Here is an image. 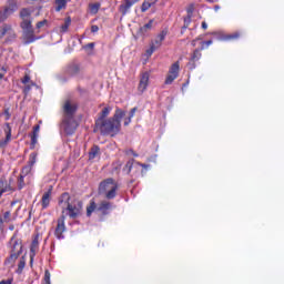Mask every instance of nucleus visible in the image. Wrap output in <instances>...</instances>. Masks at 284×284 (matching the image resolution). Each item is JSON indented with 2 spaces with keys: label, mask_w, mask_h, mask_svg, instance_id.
<instances>
[{
  "label": "nucleus",
  "mask_w": 284,
  "mask_h": 284,
  "mask_svg": "<svg viewBox=\"0 0 284 284\" xmlns=\"http://www.w3.org/2000/svg\"><path fill=\"white\" fill-rule=\"evenodd\" d=\"M3 21H7V19L3 16V12L0 10V23H3Z\"/></svg>",
  "instance_id": "de8ad7c7"
},
{
  "label": "nucleus",
  "mask_w": 284,
  "mask_h": 284,
  "mask_svg": "<svg viewBox=\"0 0 284 284\" xmlns=\"http://www.w3.org/2000/svg\"><path fill=\"white\" fill-rule=\"evenodd\" d=\"M24 268H26V255H23L18 263V270H17L18 274H21V272H23Z\"/></svg>",
  "instance_id": "72a5a7b5"
},
{
  "label": "nucleus",
  "mask_w": 284,
  "mask_h": 284,
  "mask_svg": "<svg viewBox=\"0 0 284 284\" xmlns=\"http://www.w3.org/2000/svg\"><path fill=\"white\" fill-rule=\"evenodd\" d=\"M136 110H139V108H136V106L131 109L130 114H129L130 119H133L134 114H136Z\"/></svg>",
  "instance_id": "c03bdc74"
},
{
  "label": "nucleus",
  "mask_w": 284,
  "mask_h": 284,
  "mask_svg": "<svg viewBox=\"0 0 284 284\" xmlns=\"http://www.w3.org/2000/svg\"><path fill=\"white\" fill-rule=\"evenodd\" d=\"M4 114H6V116H7L6 119L8 121V119H10V110H8V109L4 110Z\"/></svg>",
  "instance_id": "603ef678"
},
{
  "label": "nucleus",
  "mask_w": 284,
  "mask_h": 284,
  "mask_svg": "<svg viewBox=\"0 0 284 284\" xmlns=\"http://www.w3.org/2000/svg\"><path fill=\"white\" fill-rule=\"evenodd\" d=\"M6 77V73H0V81Z\"/></svg>",
  "instance_id": "bf43d9fd"
},
{
  "label": "nucleus",
  "mask_w": 284,
  "mask_h": 284,
  "mask_svg": "<svg viewBox=\"0 0 284 284\" xmlns=\"http://www.w3.org/2000/svg\"><path fill=\"white\" fill-rule=\"evenodd\" d=\"M20 18V28L22 30V41L24 45H30V43H34L39 38L34 34V27L32 26V10L29 8H22L19 12Z\"/></svg>",
  "instance_id": "f03ea898"
},
{
  "label": "nucleus",
  "mask_w": 284,
  "mask_h": 284,
  "mask_svg": "<svg viewBox=\"0 0 284 284\" xmlns=\"http://www.w3.org/2000/svg\"><path fill=\"white\" fill-rule=\"evenodd\" d=\"M165 37H168V31L162 30L153 41L150 43V48L146 50V57H150L151 54H154L161 45H163V41H165Z\"/></svg>",
  "instance_id": "0eeeda50"
},
{
  "label": "nucleus",
  "mask_w": 284,
  "mask_h": 284,
  "mask_svg": "<svg viewBox=\"0 0 284 284\" xmlns=\"http://www.w3.org/2000/svg\"><path fill=\"white\" fill-rule=\"evenodd\" d=\"M26 187V176L19 175L18 178V190H23Z\"/></svg>",
  "instance_id": "c9c22d12"
},
{
  "label": "nucleus",
  "mask_w": 284,
  "mask_h": 284,
  "mask_svg": "<svg viewBox=\"0 0 284 284\" xmlns=\"http://www.w3.org/2000/svg\"><path fill=\"white\" fill-rule=\"evenodd\" d=\"M21 83L23 85H28L34 82L31 80L30 74L26 73L24 77L21 79Z\"/></svg>",
  "instance_id": "e433bc0d"
},
{
  "label": "nucleus",
  "mask_w": 284,
  "mask_h": 284,
  "mask_svg": "<svg viewBox=\"0 0 284 284\" xmlns=\"http://www.w3.org/2000/svg\"><path fill=\"white\" fill-rule=\"evenodd\" d=\"M214 10H215V12H219V10H221V7H220L219 4H216V6L214 7Z\"/></svg>",
  "instance_id": "6e6d98bb"
},
{
  "label": "nucleus",
  "mask_w": 284,
  "mask_h": 284,
  "mask_svg": "<svg viewBox=\"0 0 284 284\" xmlns=\"http://www.w3.org/2000/svg\"><path fill=\"white\" fill-rule=\"evenodd\" d=\"M237 39H241V32L239 31H235L223 37V41H237Z\"/></svg>",
  "instance_id": "cd10ccee"
},
{
  "label": "nucleus",
  "mask_w": 284,
  "mask_h": 284,
  "mask_svg": "<svg viewBox=\"0 0 284 284\" xmlns=\"http://www.w3.org/2000/svg\"><path fill=\"white\" fill-rule=\"evenodd\" d=\"M202 30H207V22L205 21L202 22Z\"/></svg>",
  "instance_id": "864d4df0"
},
{
  "label": "nucleus",
  "mask_w": 284,
  "mask_h": 284,
  "mask_svg": "<svg viewBox=\"0 0 284 284\" xmlns=\"http://www.w3.org/2000/svg\"><path fill=\"white\" fill-rule=\"evenodd\" d=\"M112 111L111 108L105 106L100 113H99V118L95 120V123H99L101 121H105L108 119V116H110V112Z\"/></svg>",
  "instance_id": "b1692460"
},
{
  "label": "nucleus",
  "mask_w": 284,
  "mask_h": 284,
  "mask_svg": "<svg viewBox=\"0 0 284 284\" xmlns=\"http://www.w3.org/2000/svg\"><path fill=\"white\" fill-rule=\"evenodd\" d=\"M201 39H202L201 37L195 38L196 41H201Z\"/></svg>",
  "instance_id": "e2e57ef3"
},
{
  "label": "nucleus",
  "mask_w": 284,
  "mask_h": 284,
  "mask_svg": "<svg viewBox=\"0 0 284 284\" xmlns=\"http://www.w3.org/2000/svg\"><path fill=\"white\" fill-rule=\"evenodd\" d=\"M3 132L6 134V139H0V150L7 148L10 141H12V126H10V123L4 124Z\"/></svg>",
  "instance_id": "ddd939ff"
},
{
  "label": "nucleus",
  "mask_w": 284,
  "mask_h": 284,
  "mask_svg": "<svg viewBox=\"0 0 284 284\" xmlns=\"http://www.w3.org/2000/svg\"><path fill=\"white\" fill-rule=\"evenodd\" d=\"M37 250H39V235H36L30 246V263H34V256H37Z\"/></svg>",
  "instance_id": "6ab92c4d"
},
{
  "label": "nucleus",
  "mask_w": 284,
  "mask_h": 284,
  "mask_svg": "<svg viewBox=\"0 0 284 284\" xmlns=\"http://www.w3.org/2000/svg\"><path fill=\"white\" fill-rule=\"evenodd\" d=\"M186 14L187 17L194 16V3L189 4V7L186 8Z\"/></svg>",
  "instance_id": "ea45409f"
},
{
  "label": "nucleus",
  "mask_w": 284,
  "mask_h": 284,
  "mask_svg": "<svg viewBox=\"0 0 284 284\" xmlns=\"http://www.w3.org/2000/svg\"><path fill=\"white\" fill-rule=\"evenodd\" d=\"M191 45H193V48H196V40L195 39L192 40Z\"/></svg>",
  "instance_id": "4d7b16f0"
},
{
  "label": "nucleus",
  "mask_w": 284,
  "mask_h": 284,
  "mask_svg": "<svg viewBox=\"0 0 284 284\" xmlns=\"http://www.w3.org/2000/svg\"><path fill=\"white\" fill-rule=\"evenodd\" d=\"M16 204H17V202H14V201L11 202V207H13V205H16Z\"/></svg>",
  "instance_id": "680f3d73"
},
{
  "label": "nucleus",
  "mask_w": 284,
  "mask_h": 284,
  "mask_svg": "<svg viewBox=\"0 0 284 284\" xmlns=\"http://www.w3.org/2000/svg\"><path fill=\"white\" fill-rule=\"evenodd\" d=\"M202 57H203V53H201V49H195L193 51V54H191V58L189 59V62L186 64L189 70H196V62L201 61Z\"/></svg>",
  "instance_id": "4468645a"
},
{
  "label": "nucleus",
  "mask_w": 284,
  "mask_h": 284,
  "mask_svg": "<svg viewBox=\"0 0 284 284\" xmlns=\"http://www.w3.org/2000/svg\"><path fill=\"white\" fill-rule=\"evenodd\" d=\"M61 128L64 131L67 136H72L74 132H77V128H79V123L74 118H63Z\"/></svg>",
  "instance_id": "6e6552de"
},
{
  "label": "nucleus",
  "mask_w": 284,
  "mask_h": 284,
  "mask_svg": "<svg viewBox=\"0 0 284 284\" xmlns=\"http://www.w3.org/2000/svg\"><path fill=\"white\" fill-rule=\"evenodd\" d=\"M0 284H12V278L9 280H2Z\"/></svg>",
  "instance_id": "09e8293b"
},
{
  "label": "nucleus",
  "mask_w": 284,
  "mask_h": 284,
  "mask_svg": "<svg viewBox=\"0 0 284 284\" xmlns=\"http://www.w3.org/2000/svg\"><path fill=\"white\" fill-rule=\"evenodd\" d=\"M19 10V4H17V1L11 0L7 6L3 7V10H1L4 19H10L14 12Z\"/></svg>",
  "instance_id": "f8f14e48"
},
{
  "label": "nucleus",
  "mask_w": 284,
  "mask_h": 284,
  "mask_svg": "<svg viewBox=\"0 0 284 284\" xmlns=\"http://www.w3.org/2000/svg\"><path fill=\"white\" fill-rule=\"evenodd\" d=\"M126 154H132L135 158L139 156V154L136 152H134V150L126 151Z\"/></svg>",
  "instance_id": "8fccbe9b"
},
{
  "label": "nucleus",
  "mask_w": 284,
  "mask_h": 284,
  "mask_svg": "<svg viewBox=\"0 0 284 284\" xmlns=\"http://www.w3.org/2000/svg\"><path fill=\"white\" fill-rule=\"evenodd\" d=\"M10 255L6 258L4 265H12L23 254V242L13 234L9 242Z\"/></svg>",
  "instance_id": "39448f33"
},
{
  "label": "nucleus",
  "mask_w": 284,
  "mask_h": 284,
  "mask_svg": "<svg viewBox=\"0 0 284 284\" xmlns=\"http://www.w3.org/2000/svg\"><path fill=\"white\" fill-rule=\"evenodd\" d=\"M121 165H122L121 162L118 161V162L113 163V169L121 170Z\"/></svg>",
  "instance_id": "a18cd8bd"
},
{
  "label": "nucleus",
  "mask_w": 284,
  "mask_h": 284,
  "mask_svg": "<svg viewBox=\"0 0 284 284\" xmlns=\"http://www.w3.org/2000/svg\"><path fill=\"white\" fill-rule=\"evenodd\" d=\"M37 156H39V154L37 152H32L29 155L28 165H30L31 168H34V163H37Z\"/></svg>",
  "instance_id": "473e14b6"
},
{
  "label": "nucleus",
  "mask_w": 284,
  "mask_h": 284,
  "mask_svg": "<svg viewBox=\"0 0 284 284\" xmlns=\"http://www.w3.org/2000/svg\"><path fill=\"white\" fill-rule=\"evenodd\" d=\"M98 192L101 196H104L108 201L116 199V192H119V183L108 178L99 184Z\"/></svg>",
  "instance_id": "20e7f679"
},
{
  "label": "nucleus",
  "mask_w": 284,
  "mask_h": 284,
  "mask_svg": "<svg viewBox=\"0 0 284 284\" xmlns=\"http://www.w3.org/2000/svg\"><path fill=\"white\" fill-rule=\"evenodd\" d=\"M10 216H12V213L10 211H6L3 216L0 217V223H10Z\"/></svg>",
  "instance_id": "f704fd0d"
},
{
  "label": "nucleus",
  "mask_w": 284,
  "mask_h": 284,
  "mask_svg": "<svg viewBox=\"0 0 284 284\" xmlns=\"http://www.w3.org/2000/svg\"><path fill=\"white\" fill-rule=\"evenodd\" d=\"M140 165H141V162H136V160L131 159L124 165L123 172H125L126 174H130V172H132V170H139Z\"/></svg>",
  "instance_id": "aec40b11"
},
{
  "label": "nucleus",
  "mask_w": 284,
  "mask_h": 284,
  "mask_svg": "<svg viewBox=\"0 0 284 284\" xmlns=\"http://www.w3.org/2000/svg\"><path fill=\"white\" fill-rule=\"evenodd\" d=\"M6 192H12V186H10L8 182L0 181V199Z\"/></svg>",
  "instance_id": "a878e982"
},
{
  "label": "nucleus",
  "mask_w": 284,
  "mask_h": 284,
  "mask_svg": "<svg viewBox=\"0 0 284 284\" xmlns=\"http://www.w3.org/2000/svg\"><path fill=\"white\" fill-rule=\"evenodd\" d=\"M212 43H213L212 40L202 41V42H201L200 51H202V50H207V48H210V47L212 45Z\"/></svg>",
  "instance_id": "58836bf2"
},
{
  "label": "nucleus",
  "mask_w": 284,
  "mask_h": 284,
  "mask_svg": "<svg viewBox=\"0 0 284 284\" xmlns=\"http://www.w3.org/2000/svg\"><path fill=\"white\" fill-rule=\"evenodd\" d=\"M67 72L70 77H77L81 72V65L78 63H72L68 67Z\"/></svg>",
  "instance_id": "5701e85b"
},
{
  "label": "nucleus",
  "mask_w": 284,
  "mask_h": 284,
  "mask_svg": "<svg viewBox=\"0 0 284 284\" xmlns=\"http://www.w3.org/2000/svg\"><path fill=\"white\" fill-rule=\"evenodd\" d=\"M153 3L150 1H144L141 6V12H148L149 8H152Z\"/></svg>",
  "instance_id": "4c0bfd02"
},
{
  "label": "nucleus",
  "mask_w": 284,
  "mask_h": 284,
  "mask_svg": "<svg viewBox=\"0 0 284 284\" xmlns=\"http://www.w3.org/2000/svg\"><path fill=\"white\" fill-rule=\"evenodd\" d=\"M71 23H72V18H70V17L65 18L64 23L60 27V32L62 34H65V32H68Z\"/></svg>",
  "instance_id": "c85d7f7f"
},
{
  "label": "nucleus",
  "mask_w": 284,
  "mask_h": 284,
  "mask_svg": "<svg viewBox=\"0 0 284 284\" xmlns=\"http://www.w3.org/2000/svg\"><path fill=\"white\" fill-rule=\"evenodd\" d=\"M88 48H94V43L93 42L89 43Z\"/></svg>",
  "instance_id": "13d9d810"
},
{
  "label": "nucleus",
  "mask_w": 284,
  "mask_h": 284,
  "mask_svg": "<svg viewBox=\"0 0 284 284\" xmlns=\"http://www.w3.org/2000/svg\"><path fill=\"white\" fill-rule=\"evenodd\" d=\"M68 8V0H55V12H61Z\"/></svg>",
  "instance_id": "bb28decb"
},
{
  "label": "nucleus",
  "mask_w": 284,
  "mask_h": 284,
  "mask_svg": "<svg viewBox=\"0 0 284 284\" xmlns=\"http://www.w3.org/2000/svg\"><path fill=\"white\" fill-rule=\"evenodd\" d=\"M65 216L62 214L58 220H57V226L54 230V236L58 239V241H63L65 239V235L63 233L65 232Z\"/></svg>",
  "instance_id": "9d476101"
},
{
  "label": "nucleus",
  "mask_w": 284,
  "mask_h": 284,
  "mask_svg": "<svg viewBox=\"0 0 284 284\" xmlns=\"http://www.w3.org/2000/svg\"><path fill=\"white\" fill-rule=\"evenodd\" d=\"M190 23H192V16H186L184 18V24L182 27V32L181 34H183L185 32V30H187V28H190Z\"/></svg>",
  "instance_id": "7c9ffc66"
},
{
  "label": "nucleus",
  "mask_w": 284,
  "mask_h": 284,
  "mask_svg": "<svg viewBox=\"0 0 284 284\" xmlns=\"http://www.w3.org/2000/svg\"><path fill=\"white\" fill-rule=\"evenodd\" d=\"M45 23H48V20L39 21V22H37L36 28L38 30H41V28H43V26H45Z\"/></svg>",
  "instance_id": "37998d69"
},
{
  "label": "nucleus",
  "mask_w": 284,
  "mask_h": 284,
  "mask_svg": "<svg viewBox=\"0 0 284 284\" xmlns=\"http://www.w3.org/2000/svg\"><path fill=\"white\" fill-rule=\"evenodd\" d=\"M123 116H125V111L119 108L115 109L112 118L95 122L94 132H100L102 136H116L121 132V119Z\"/></svg>",
  "instance_id": "f257e3e1"
},
{
  "label": "nucleus",
  "mask_w": 284,
  "mask_h": 284,
  "mask_svg": "<svg viewBox=\"0 0 284 284\" xmlns=\"http://www.w3.org/2000/svg\"><path fill=\"white\" fill-rule=\"evenodd\" d=\"M139 168H144L145 170H148V168H150V165L140 163Z\"/></svg>",
  "instance_id": "5fc2aeb1"
},
{
  "label": "nucleus",
  "mask_w": 284,
  "mask_h": 284,
  "mask_svg": "<svg viewBox=\"0 0 284 284\" xmlns=\"http://www.w3.org/2000/svg\"><path fill=\"white\" fill-rule=\"evenodd\" d=\"M100 8H101V4L99 3L91 4V12H94V14H97Z\"/></svg>",
  "instance_id": "a19ab883"
},
{
  "label": "nucleus",
  "mask_w": 284,
  "mask_h": 284,
  "mask_svg": "<svg viewBox=\"0 0 284 284\" xmlns=\"http://www.w3.org/2000/svg\"><path fill=\"white\" fill-rule=\"evenodd\" d=\"M94 212L101 214V216H108L112 212V204L109 201H101L99 205L94 200H90L89 205L87 206V216L90 219Z\"/></svg>",
  "instance_id": "423d86ee"
},
{
  "label": "nucleus",
  "mask_w": 284,
  "mask_h": 284,
  "mask_svg": "<svg viewBox=\"0 0 284 284\" xmlns=\"http://www.w3.org/2000/svg\"><path fill=\"white\" fill-rule=\"evenodd\" d=\"M40 130H41V126L39 124L33 126V132L31 134L30 150H34V148H37Z\"/></svg>",
  "instance_id": "412c9836"
},
{
  "label": "nucleus",
  "mask_w": 284,
  "mask_h": 284,
  "mask_svg": "<svg viewBox=\"0 0 284 284\" xmlns=\"http://www.w3.org/2000/svg\"><path fill=\"white\" fill-rule=\"evenodd\" d=\"M141 0H124L120 6H119V12L122 14V17H125L128 12H130V8L134 6L135 3H139Z\"/></svg>",
  "instance_id": "dca6fc26"
},
{
  "label": "nucleus",
  "mask_w": 284,
  "mask_h": 284,
  "mask_svg": "<svg viewBox=\"0 0 284 284\" xmlns=\"http://www.w3.org/2000/svg\"><path fill=\"white\" fill-rule=\"evenodd\" d=\"M180 72H181V62L176 61L169 69V73L164 81L165 85H172V83H174V81H176V79H179Z\"/></svg>",
  "instance_id": "1a4fd4ad"
},
{
  "label": "nucleus",
  "mask_w": 284,
  "mask_h": 284,
  "mask_svg": "<svg viewBox=\"0 0 284 284\" xmlns=\"http://www.w3.org/2000/svg\"><path fill=\"white\" fill-rule=\"evenodd\" d=\"M51 201H52V189H49L47 192L43 193L40 201L42 210H48L50 207Z\"/></svg>",
  "instance_id": "a211bd4d"
},
{
  "label": "nucleus",
  "mask_w": 284,
  "mask_h": 284,
  "mask_svg": "<svg viewBox=\"0 0 284 284\" xmlns=\"http://www.w3.org/2000/svg\"><path fill=\"white\" fill-rule=\"evenodd\" d=\"M7 34H9L11 39H17V32L12 29V24L4 23L0 27V39H3Z\"/></svg>",
  "instance_id": "f3484780"
},
{
  "label": "nucleus",
  "mask_w": 284,
  "mask_h": 284,
  "mask_svg": "<svg viewBox=\"0 0 284 284\" xmlns=\"http://www.w3.org/2000/svg\"><path fill=\"white\" fill-rule=\"evenodd\" d=\"M130 123H132V118H130V115L128 118H125L124 120V125L128 126Z\"/></svg>",
  "instance_id": "49530a36"
},
{
  "label": "nucleus",
  "mask_w": 284,
  "mask_h": 284,
  "mask_svg": "<svg viewBox=\"0 0 284 284\" xmlns=\"http://www.w3.org/2000/svg\"><path fill=\"white\" fill-rule=\"evenodd\" d=\"M43 281H44V284H51V283H50V271H45V272H44V278H43Z\"/></svg>",
  "instance_id": "79ce46f5"
},
{
  "label": "nucleus",
  "mask_w": 284,
  "mask_h": 284,
  "mask_svg": "<svg viewBox=\"0 0 284 284\" xmlns=\"http://www.w3.org/2000/svg\"><path fill=\"white\" fill-rule=\"evenodd\" d=\"M148 85H150V73L144 72L141 74L140 82L138 85V92L143 94L148 90Z\"/></svg>",
  "instance_id": "2eb2a0df"
},
{
  "label": "nucleus",
  "mask_w": 284,
  "mask_h": 284,
  "mask_svg": "<svg viewBox=\"0 0 284 284\" xmlns=\"http://www.w3.org/2000/svg\"><path fill=\"white\" fill-rule=\"evenodd\" d=\"M152 26H154L153 19H151L146 24L141 27L138 31V34H140V37H148V32H150V30H152Z\"/></svg>",
  "instance_id": "4be33fe9"
},
{
  "label": "nucleus",
  "mask_w": 284,
  "mask_h": 284,
  "mask_svg": "<svg viewBox=\"0 0 284 284\" xmlns=\"http://www.w3.org/2000/svg\"><path fill=\"white\" fill-rule=\"evenodd\" d=\"M67 205L62 210V214L67 213V216L70 219H79L81 212H83V202L77 197L70 196V193L64 192L59 197V205Z\"/></svg>",
  "instance_id": "7ed1b4c3"
},
{
  "label": "nucleus",
  "mask_w": 284,
  "mask_h": 284,
  "mask_svg": "<svg viewBox=\"0 0 284 284\" xmlns=\"http://www.w3.org/2000/svg\"><path fill=\"white\" fill-rule=\"evenodd\" d=\"M30 174H32V166L30 164H27L22 168L21 172H20V176H29Z\"/></svg>",
  "instance_id": "c756f323"
},
{
  "label": "nucleus",
  "mask_w": 284,
  "mask_h": 284,
  "mask_svg": "<svg viewBox=\"0 0 284 284\" xmlns=\"http://www.w3.org/2000/svg\"><path fill=\"white\" fill-rule=\"evenodd\" d=\"M2 71H3V74H6V72H8V70H6V67H2Z\"/></svg>",
  "instance_id": "052dcab7"
},
{
  "label": "nucleus",
  "mask_w": 284,
  "mask_h": 284,
  "mask_svg": "<svg viewBox=\"0 0 284 284\" xmlns=\"http://www.w3.org/2000/svg\"><path fill=\"white\" fill-rule=\"evenodd\" d=\"M34 85H37V83L34 82H31L30 84H24L22 89V93L24 94V97H28L30 94V91L32 90V88H34Z\"/></svg>",
  "instance_id": "2f4dec72"
},
{
  "label": "nucleus",
  "mask_w": 284,
  "mask_h": 284,
  "mask_svg": "<svg viewBox=\"0 0 284 284\" xmlns=\"http://www.w3.org/2000/svg\"><path fill=\"white\" fill-rule=\"evenodd\" d=\"M98 30H99V26L93 24V26L91 27V32H97Z\"/></svg>",
  "instance_id": "3c124183"
},
{
  "label": "nucleus",
  "mask_w": 284,
  "mask_h": 284,
  "mask_svg": "<svg viewBox=\"0 0 284 284\" xmlns=\"http://www.w3.org/2000/svg\"><path fill=\"white\" fill-rule=\"evenodd\" d=\"M99 154H101V148H99V145L94 144L89 151V160L92 161V160L97 159V156H99Z\"/></svg>",
  "instance_id": "393cba45"
},
{
  "label": "nucleus",
  "mask_w": 284,
  "mask_h": 284,
  "mask_svg": "<svg viewBox=\"0 0 284 284\" xmlns=\"http://www.w3.org/2000/svg\"><path fill=\"white\" fill-rule=\"evenodd\" d=\"M64 119H74V114H77V110L79 106L77 103H72V101L67 100L62 106Z\"/></svg>",
  "instance_id": "9b49d317"
}]
</instances>
